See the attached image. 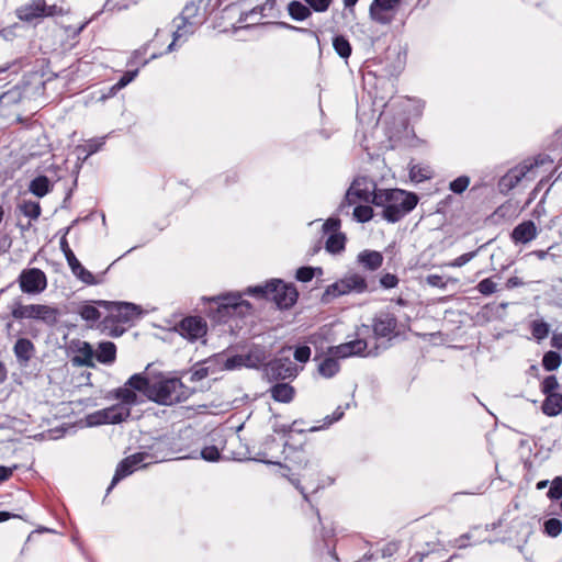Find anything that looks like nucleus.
<instances>
[{
  "mask_svg": "<svg viewBox=\"0 0 562 562\" xmlns=\"http://www.w3.org/2000/svg\"><path fill=\"white\" fill-rule=\"evenodd\" d=\"M278 24H279L280 26L284 27V29H288V30H292V31H296V32H301V33L307 34V35H310V36L314 37L318 44L321 43V40H319V36H318L317 32H315V31H313V30L304 29V27H299V26H294V25L288 24V23H285V22H279Z\"/></svg>",
  "mask_w": 562,
  "mask_h": 562,
  "instance_id": "56",
  "label": "nucleus"
},
{
  "mask_svg": "<svg viewBox=\"0 0 562 562\" xmlns=\"http://www.w3.org/2000/svg\"><path fill=\"white\" fill-rule=\"evenodd\" d=\"M483 247H484V245L480 246L476 250L465 252V254L457 257L453 261L448 262L446 266L451 267V268L463 267L469 261H471Z\"/></svg>",
  "mask_w": 562,
  "mask_h": 562,
  "instance_id": "44",
  "label": "nucleus"
},
{
  "mask_svg": "<svg viewBox=\"0 0 562 562\" xmlns=\"http://www.w3.org/2000/svg\"><path fill=\"white\" fill-rule=\"evenodd\" d=\"M360 202L356 196V187H349L347 190L344 200L340 202L338 206V212L340 214H349V207L356 203Z\"/></svg>",
  "mask_w": 562,
  "mask_h": 562,
  "instance_id": "39",
  "label": "nucleus"
},
{
  "mask_svg": "<svg viewBox=\"0 0 562 562\" xmlns=\"http://www.w3.org/2000/svg\"><path fill=\"white\" fill-rule=\"evenodd\" d=\"M338 359L339 358L333 357L331 355L324 358L317 366L318 373L325 379L335 376L340 370Z\"/></svg>",
  "mask_w": 562,
  "mask_h": 562,
  "instance_id": "24",
  "label": "nucleus"
},
{
  "mask_svg": "<svg viewBox=\"0 0 562 562\" xmlns=\"http://www.w3.org/2000/svg\"><path fill=\"white\" fill-rule=\"evenodd\" d=\"M273 285L274 282L272 279L268 281L266 284L249 286L246 293L256 297L269 300L270 293L276 291V288Z\"/></svg>",
  "mask_w": 562,
  "mask_h": 562,
  "instance_id": "35",
  "label": "nucleus"
},
{
  "mask_svg": "<svg viewBox=\"0 0 562 562\" xmlns=\"http://www.w3.org/2000/svg\"><path fill=\"white\" fill-rule=\"evenodd\" d=\"M270 396L279 403H290L295 395V389L289 383L277 382L269 389Z\"/></svg>",
  "mask_w": 562,
  "mask_h": 562,
  "instance_id": "21",
  "label": "nucleus"
},
{
  "mask_svg": "<svg viewBox=\"0 0 562 562\" xmlns=\"http://www.w3.org/2000/svg\"><path fill=\"white\" fill-rule=\"evenodd\" d=\"M265 9H266V5H259V7H256V8L251 9L250 11L246 12L245 13V21L250 19V18H252L254 15L262 16Z\"/></svg>",
  "mask_w": 562,
  "mask_h": 562,
  "instance_id": "61",
  "label": "nucleus"
},
{
  "mask_svg": "<svg viewBox=\"0 0 562 562\" xmlns=\"http://www.w3.org/2000/svg\"><path fill=\"white\" fill-rule=\"evenodd\" d=\"M344 414H345V409L341 406H338L335 409V412L333 413V415H330V416L328 415L325 417L323 426H313L310 428V431H317L319 429L330 426L333 423L341 419Z\"/></svg>",
  "mask_w": 562,
  "mask_h": 562,
  "instance_id": "46",
  "label": "nucleus"
},
{
  "mask_svg": "<svg viewBox=\"0 0 562 562\" xmlns=\"http://www.w3.org/2000/svg\"><path fill=\"white\" fill-rule=\"evenodd\" d=\"M359 223H367L373 217V209L369 205H357L352 212Z\"/></svg>",
  "mask_w": 562,
  "mask_h": 562,
  "instance_id": "42",
  "label": "nucleus"
},
{
  "mask_svg": "<svg viewBox=\"0 0 562 562\" xmlns=\"http://www.w3.org/2000/svg\"><path fill=\"white\" fill-rule=\"evenodd\" d=\"M40 304H19L12 310V316L15 319L31 318L37 319Z\"/></svg>",
  "mask_w": 562,
  "mask_h": 562,
  "instance_id": "30",
  "label": "nucleus"
},
{
  "mask_svg": "<svg viewBox=\"0 0 562 562\" xmlns=\"http://www.w3.org/2000/svg\"><path fill=\"white\" fill-rule=\"evenodd\" d=\"M251 357L249 355H235L226 359L224 368L227 370H234L241 367H251Z\"/></svg>",
  "mask_w": 562,
  "mask_h": 562,
  "instance_id": "38",
  "label": "nucleus"
},
{
  "mask_svg": "<svg viewBox=\"0 0 562 562\" xmlns=\"http://www.w3.org/2000/svg\"><path fill=\"white\" fill-rule=\"evenodd\" d=\"M13 352L19 364L26 366L35 353V346L27 338H19L13 346Z\"/></svg>",
  "mask_w": 562,
  "mask_h": 562,
  "instance_id": "18",
  "label": "nucleus"
},
{
  "mask_svg": "<svg viewBox=\"0 0 562 562\" xmlns=\"http://www.w3.org/2000/svg\"><path fill=\"white\" fill-rule=\"evenodd\" d=\"M220 307L227 315H244L249 313L251 305L247 301H243L240 295H227L222 299Z\"/></svg>",
  "mask_w": 562,
  "mask_h": 562,
  "instance_id": "16",
  "label": "nucleus"
},
{
  "mask_svg": "<svg viewBox=\"0 0 562 562\" xmlns=\"http://www.w3.org/2000/svg\"><path fill=\"white\" fill-rule=\"evenodd\" d=\"M199 11L200 7L194 2L188 3L183 8L180 16L175 20V22L179 21V23H177V29L172 33L173 40L167 48L168 52H172L177 42L180 40L186 41L187 37L194 32L195 27L200 23L196 19Z\"/></svg>",
  "mask_w": 562,
  "mask_h": 562,
  "instance_id": "6",
  "label": "nucleus"
},
{
  "mask_svg": "<svg viewBox=\"0 0 562 562\" xmlns=\"http://www.w3.org/2000/svg\"><path fill=\"white\" fill-rule=\"evenodd\" d=\"M340 228V220L330 217L326 220V222L323 225V229L325 233H333L338 234L337 231Z\"/></svg>",
  "mask_w": 562,
  "mask_h": 562,
  "instance_id": "59",
  "label": "nucleus"
},
{
  "mask_svg": "<svg viewBox=\"0 0 562 562\" xmlns=\"http://www.w3.org/2000/svg\"><path fill=\"white\" fill-rule=\"evenodd\" d=\"M21 291L27 294H37L47 286L45 273L37 268L25 269L19 277Z\"/></svg>",
  "mask_w": 562,
  "mask_h": 562,
  "instance_id": "9",
  "label": "nucleus"
},
{
  "mask_svg": "<svg viewBox=\"0 0 562 562\" xmlns=\"http://www.w3.org/2000/svg\"><path fill=\"white\" fill-rule=\"evenodd\" d=\"M551 346L557 349H562V333L554 334L551 338Z\"/></svg>",
  "mask_w": 562,
  "mask_h": 562,
  "instance_id": "64",
  "label": "nucleus"
},
{
  "mask_svg": "<svg viewBox=\"0 0 562 562\" xmlns=\"http://www.w3.org/2000/svg\"><path fill=\"white\" fill-rule=\"evenodd\" d=\"M19 210L31 220H37L42 212L40 203L35 201H23L19 204Z\"/></svg>",
  "mask_w": 562,
  "mask_h": 562,
  "instance_id": "37",
  "label": "nucleus"
},
{
  "mask_svg": "<svg viewBox=\"0 0 562 562\" xmlns=\"http://www.w3.org/2000/svg\"><path fill=\"white\" fill-rule=\"evenodd\" d=\"M273 282L276 291L270 293L269 301L274 302L280 310H286L293 306L299 296L294 284L284 283L280 279H273Z\"/></svg>",
  "mask_w": 562,
  "mask_h": 562,
  "instance_id": "10",
  "label": "nucleus"
},
{
  "mask_svg": "<svg viewBox=\"0 0 562 562\" xmlns=\"http://www.w3.org/2000/svg\"><path fill=\"white\" fill-rule=\"evenodd\" d=\"M288 13L294 21H304L312 15V9L306 3L292 0L288 3Z\"/></svg>",
  "mask_w": 562,
  "mask_h": 562,
  "instance_id": "25",
  "label": "nucleus"
},
{
  "mask_svg": "<svg viewBox=\"0 0 562 562\" xmlns=\"http://www.w3.org/2000/svg\"><path fill=\"white\" fill-rule=\"evenodd\" d=\"M368 342L364 339H355L348 342L340 344L338 346H331L328 348V355L340 359L349 357H366L372 355L371 351L366 352Z\"/></svg>",
  "mask_w": 562,
  "mask_h": 562,
  "instance_id": "12",
  "label": "nucleus"
},
{
  "mask_svg": "<svg viewBox=\"0 0 562 562\" xmlns=\"http://www.w3.org/2000/svg\"><path fill=\"white\" fill-rule=\"evenodd\" d=\"M553 160L548 155H539L532 159H526L516 167L509 169L499 180L502 190L509 191L514 189L522 179L533 180L536 170L544 164H552Z\"/></svg>",
  "mask_w": 562,
  "mask_h": 562,
  "instance_id": "4",
  "label": "nucleus"
},
{
  "mask_svg": "<svg viewBox=\"0 0 562 562\" xmlns=\"http://www.w3.org/2000/svg\"><path fill=\"white\" fill-rule=\"evenodd\" d=\"M60 250L65 255V258L67 260L68 266L71 263H75L78 261L77 257L75 256L74 251L70 249L68 241L65 236L60 238L59 241Z\"/></svg>",
  "mask_w": 562,
  "mask_h": 562,
  "instance_id": "52",
  "label": "nucleus"
},
{
  "mask_svg": "<svg viewBox=\"0 0 562 562\" xmlns=\"http://www.w3.org/2000/svg\"><path fill=\"white\" fill-rule=\"evenodd\" d=\"M105 138V136H102L87 140V143L82 146L83 150L87 153V157L99 151L104 146Z\"/></svg>",
  "mask_w": 562,
  "mask_h": 562,
  "instance_id": "43",
  "label": "nucleus"
},
{
  "mask_svg": "<svg viewBox=\"0 0 562 562\" xmlns=\"http://www.w3.org/2000/svg\"><path fill=\"white\" fill-rule=\"evenodd\" d=\"M125 459L128 461V463H132L135 470L145 468L148 464H151L157 461L151 453L146 451L136 452L132 456L126 457Z\"/></svg>",
  "mask_w": 562,
  "mask_h": 562,
  "instance_id": "32",
  "label": "nucleus"
},
{
  "mask_svg": "<svg viewBox=\"0 0 562 562\" xmlns=\"http://www.w3.org/2000/svg\"><path fill=\"white\" fill-rule=\"evenodd\" d=\"M476 289L482 295H491L496 292L497 284L491 278H486L477 283Z\"/></svg>",
  "mask_w": 562,
  "mask_h": 562,
  "instance_id": "48",
  "label": "nucleus"
},
{
  "mask_svg": "<svg viewBox=\"0 0 562 562\" xmlns=\"http://www.w3.org/2000/svg\"><path fill=\"white\" fill-rule=\"evenodd\" d=\"M547 496L550 501H558L562 498V476H555L551 481Z\"/></svg>",
  "mask_w": 562,
  "mask_h": 562,
  "instance_id": "45",
  "label": "nucleus"
},
{
  "mask_svg": "<svg viewBox=\"0 0 562 562\" xmlns=\"http://www.w3.org/2000/svg\"><path fill=\"white\" fill-rule=\"evenodd\" d=\"M531 334L538 340L541 341L548 337L550 331V326L548 323L543 321H533L531 323Z\"/></svg>",
  "mask_w": 562,
  "mask_h": 562,
  "instance_id": "40",
  "label": "nucleus"
},
{
  "mask_svg": "<svg viewBox=\"0 0 562 562\" xmlns=\"http://www.w3.org/2000/svg\"><path fill=\"white\" fill-rule=\"evenodd\" d=\"M78 314L81 316L82 319L86 322H97L101 317L100 311L97 308L95 305L90 303H85L78 307Z\"/></svg>",
  "mask_w": 562,
  "mask_h": 562,
  "instance_id": "36",
  "label": "nucleus"
},
{
  "mask_svg": "<svg viewBox=\"0 0 562 562\" xmlns=\"http://www.w3.org/2000/svg\"><path fill=\"white\" fill-rule=\"evenodd\" d=\"M59 316L60 313L58 308L40 304L37 321H41L45 325L53 327L58 323Z\"/></svg>",
  "mask_w": 562,
  "mask_h": 562,
  "instance_id": "28",
  "label": "nucleus"
},
{
  "mask_svg": "<svg viewBox=\"0 0 562 562\" xmlns=\"http://www.w3.org/2000/svg\"><path fill=\"white\" fill-rule=\"evenodd\" d=\"M138 69L128 70L126 71L120 80L113 86V89L120 90L124 87H126L130 82L134 80V78L137 76Z\"/></svg>",
  "mask_w": 562,
  "mask_h": 562,
  "instance_id": "54",
  "label": "nucleus"
},
{
  "mask_svg": "<svg viewBox=\"0 0 562 562\" xmlns=\"http://www.w3.org/2000/svg\"><path fill=\"white\" fill-rule=\"evenodd\" d=\"M299 368L289 358H279L270 361L265 367V375L270 382L295 379Z\"/></svg>",
  "mask_w": 562,
  "mask_h": 562,
  "instance_id": "8",
  "label": "nucleus"
},
{
  "mask_svg": "<svg viewBox=\"0 0 562 562\" xmlns=\"http://www.w3.org/2000/svg\"><path fill=\"white\" fill-rule=\"evenodd\" d=\"M178 330L182 337L194 341L206 334V323L201 317H186L180 322Z\"/></svg>",
  "mask_w": 562,
  "mask_h": 562,
  "instance_id": "13",
  "label": "nucleus"
},
{
  "mask_svg": "<svg viewBox=\"0 0 562 562\" xmlns=\"http://www.w3.org/2000/svg\"><path fill=\"white\" fill-rule=\"evenodd\" d=\"M136 392L160 405L184 402L192 393L178 378L135 373L125 382L124 386L115 390V397L121 403L90 415V424H117L125 420L131 414L130 406L138 403Z\"/></svg>",
  "mask_w": 562,
  "mask_h": 562,
  "instance_id": "1",
  "label": "nucleus"
},
{
  "mask_svg": "<svg viewBox=\"0 0 562 562\" xmlns=\"http://www.w3.org/2000/svg\"><path fill=\"white\" fill-rule=\"evenodd\" d=\"M311 348L308 346H299L294 350V359L301 363H305L311 358Z\"/></svg>",
  "mask_w": 562,
  "mask_h": 562,
  "instance_id": "55",
  "label": "nucleus"
},
{
  "mask_svg": "<svg viewBox=\"0 0 562 562\" xmlns=\"http://www.w3.org/2000/svg\"><path fill=\"white\" fill-rule=\"evenodd\" d=\"M71 349L76 355L71 358V363L75 367H94V350L88 341L74 340Z\"/></svg>",
  "mask_w": 562,
  "mask_h": 562,
  "instance_id": "15",
  "label": "nucleus"
},
{
  "mask_svg": "<svg viewBox=\"0 0 562 562\" xmlns=\"http://www.w3.org/2000/svg\"><path fill=\"white\" fill-rule=\"evenodd\" d=\"M372 203L383 207L384 220L396 223L416 207L418 196L401 189H380L373 193Z\"/></svg>",
  "mask_w": 562,
  "mask_h": 562,
  "instance_id": "2",
  "label": "nucleus"
},
{
  "mask_svg": "<svg viewBox=\"0 0 562 562\" xmlns=\"http://www.w3.org/2000/svg\"><path fill=\"white\" fill-rule=\"evenodd\" d=\"M72 274L79 279L81 282L88 284V285H95L101 283V279H98L94 277L89 270H87L78 260L75 263H71L69 266Z\"/></svg>",
  "mask_w": 562,
  "mask_h": 562,
  "instance_id": "26",
  "label": "nucleus"
},
{
  "mask_svg": "<svg viewBox=\"0 0 562 562\" xmlns=\"http://www.w3.org/2000/svg\"><path fill=\"white\" fill-rule=\"evenodd\" d=\"M380 284L384 289H394L398 284V278L393 273H385L380 278Z\"/></svg>",
  "mask_w": 562,
  "mask_h": 562,
  "instance_id": "57",
  "label": "nucleus"
},
{
  "mask_svg": "<svg viewBox=\"0 0 562 562\" xmlns=\"http://www.w3.org/2000/svg\"><path fill=\"white\" fill-rule=\"evenodd\" d=\"M544 531L551 537H557L562 531V522L557 518H550L544 522Z\"/></svg>",
  "mask_w": 562,
  "mask_h": 562,
  "instance_id": "51",
  "label": "nucleus"
},
{
  "mask_svg": "<svg viewBox=\"0 0 562 562\" xmlns=\"http://www.w3.org/2000/svg\"><path fill=\"white\" fill-rule=\"evenodd\" d=\"M315 269L312 267H301L296 270V279L301 282H308L314 277Z\"/></svg>",
  "mask_w": 562,
  "mask_h": 562,
  "instance_id": "58",
  "label": "nucleus"
},
{
  "mask_svg": "<svg viewBox=\"0 0 562 562\" xmlns=\"http://www.w3.org/2000/svg\"><path fill=\"white\" fill-rule=\"evenodd\" d=\"M63 13V9L56 4L47 5L45 0H32L18 9V16L22 21L31 22L37 18L56 16Z\"/></svg>",
  "mask_w": 562,
  "mask_h": 562,
  "instance_id": "7",
  "label": "nucleus"
},
{
  "mask_svg": "<svg viewBox=\"0 0 562 562\" xmlns=\"http://www.w3.org/2000/svg\"><path fill=\"white\" fill-rule=\"evenodd\" d=\"M12 473L13 471L11 468L0 465V483L7 481L12 475Z\"/></svg>",
  "mask_w": 562,
  "mask_h": 562,
  "instance_id": "63",
  "label": "nucleus"
},
{
  "mask_svg": "<svg viewBox=\"0 0 562 562\" xmlns=\"http://www.w3.org/2000/svg\"><path fill=\"white\" fill-rule=\"evenodd\" d=\"M542 413L547 416L554 417L562 413V394H548L541 406Z\"/></svg>",
  "mask_w": 562,
  "mask_h": 562,
  "instance_id": "22",
  "label": "nucleus"
},
{
  "mask_svg": "<svg viewBox=\"0 0 562 562\" xmlns=\"http://www.w3.org/2000/svg\"><path fill=\"white\" fill-rule=\"evenodd\" d=\"M426 281L431 286L443 288L446 285V283L442 280V277L438 274H429L426 278Z\"/></svg>",
  "mask_w": 562,
  "mask_h": 562,
  "instance_id": "60",
  "label": "nucleus"
},
{
  "mask_svg": "<svg viewBox=\"0 0 562 562\" xmlns=\"http://www.w3.org/2000/svg\"><path fill=\"white\" fill-rule=\"evenodd\" d=\"M94 303L98 306L105 307L109 311V315L103 319V325L105 328L114 323L127 324L140 315L139 306L133 303L110 301H97Z\"/></svg>",
  "mask_w": 562,
  "mask_h": 562,
  "instance_id": "5",
  "label": "nucleus"
},
{
  "mask_svg": "<svg viewBox=\"0 0 562 562\" xmlns=\"http://www.w3.org/2000/svg\"><path fill=\"white\" fill-rule=\"evenodd\" d=\"M383 255L376 250H362L357 256V262L364 270L373 272L380 269L383 265Z\"/></svg>",
  "mask_w": 562,
  "mask_h": 562,
  "instance_id": "17",
  "label": "nucleus"
},
{
  "mask_svg": "<svg viewBox=\"0 0 562 562\" xmlns=\"http://www.w3.org/2000/svg\"><path fill=\"white\" fill-rule=\"evenodd\" d=\"M333 1L334 0H304V2L310 5L312 11L317 13L326 12L330 8Z\"/></svg>",
  "mask_w": 562,
  "mask_h": 562,
  "instance_id": "50",
  "label": "nucleus"
},
{
  "mask_svg": "<svg viewBox=\"0 0 562 562\" xmlns=\"http://www.w3.org/2000/svg\"><path fill=\"white\" fill-rule=\"evenodd\" d=\"M470 184V178L468 176H460L450 182L449 189L457 194L463 193Z\"/></svg>",
  "mask_w": 562,
  "mask_h": 562,
  "instance_id": "47",
  "label": "nucleus"
},
{
  "mask_svg": "<svg viewBox=\"0 0 562 562\" xmlns=\"http://www.w3.org/2000/svg\"><path fill=\"white\" fill-rule=\"evenodd\" d=\"M201 457L205 461L214 462L220 460L221 453L215 446H207L201 450Z\"/></svg>",
  "mask_w": 562,
  "mask_h": 562,
  "instance_id": "53",
  "label": "nucleus"
},
{
  "mask_svg": "<svg viewBox=\"0 0 562 562\" xmlns=\"http://www.w3.org/2000/svg\"><path fill=\"white\" fill-rule=\"evenodd\" d=\"M559 387V382L555 375H548L541 383V391L544 395L555 394V390Z\"/></svg>",
  "mask_w": 562,
  "mask_h": 562,
  "instance_id": "49",
  "label": "nucleus"
},
{
  "mask_svg": "<svg viewBox=\"0 0 562 562\" xmlns=\"http://www.w3.org/2000/svg\"><path fill=\"white\" fill-rule=\"evenodd\" d=\"M375 288L367 280L366 276L360 272H348L341 279L329 284L323 295L322 302L330 303L333 300L350 293L362 294L371 292Z\"/></svg>",
  "mask_w": 562,
  "mask_h": 562,
  "instance_id": "3",
  "label": "nucleus"
},
{
  "mask_svg": "<svg viewBox=\"0 0 562 562\" xmlns=\"http://www.w3.org/2000/svg\"><path fill=\"white\" fill-rule=\"evenodd\" d=\"M135 471V468L132 463H128L126 459H123L116 467L115 473L111 481L110 486L108 487V493L123 479L131 475Z\"/></svg>",
  "mask_w": 562,
  "mask_h": 562,
  "instance_id": "29",
  "label": "nucleus"
},
{
  "mask_svg": "<svg viewBox=\"0 0 562 562\" xmlns=\"http://www.w3.org/2000/svg\"><path fill=\"white\" fill-rule=\"evenodd\" d=\"M537 236V227L532 221H526L517 225L512 233L515 243L527 244Z\"/></svg>",
  "mask_w": 562,
  "mask_h": 562,
  "instance_id": "19",
  "label": "nucleus"
},
{
  "mask_svg": "<svg viewBox=\"0 0 562 562\" xmlns=\"http://www.w3.org/2000/svg\"><path fill=\"white\" fill-rule=\"evenodd\" d=\"M29 190L37 198H43L52 191V183L46 176H38L30 182Z\"/></svg>",
  "mask_w": 562,
  "mask_h": 562,
  "instance_id": "27",
  "label": "nucleus"
},
{
  "mask_svg": "<svg viewBox=\"0 0 562 562\" xmlns=\"http://www.w3.org/2000/svg\"><path fill=\"white\" fill-rule=\"evenodd\" d=\"M397 318L389 312H380L372 319V329L375 338L391 339L396 335Z\"/></svg>",
  "mask_w": 562,
  "mask_h": 562,
  "instance_id": "11",
  "label": "nucleus"
},
{
  "mask_svg": "<svg viewBox=\"0 0 562 562\" xmlns=\"http://www.w3.org/2000/svg\"><path fill=\"white\" fill-rule=\"evenodd\" d=\"M94 358L100 363H113L116 358V347L112 341L100 342L98 349L94 351Z\"/></svg>",
  "mask_w": 562,
  "mask_h": 562,
  "instance_id": "23",
  "label": "nucleus"
},
{
  "mask_svg": "<svg viewBox=\"0 0 562 562\" xmlns=\"http://www.w3.org/2000/svg\"><path fill=\"white\" fill-rule=\"evenodd\" d=\"M301 477L311 487L313 493L317 492L322 485L318 482V463L306 460L301 472Z\"/></svg>",
  "mask_w": 562,
  "mask_h": 562,
  "instance_id": "20",
  "label": "nucleus"
},
{
  "mask_svg": "<svg viewBox=\"0 0 562 562\" xmlns=\"http://www.w3.org/2000/svg\"><path fill=\"white\" fill-rule=\"evenodd\" d=\"M346 237L344 234H330L326 240L325 248L330 254H339L345 249Z\"/></svg>",
  "mask_w": 562,
  "mask_h": 562,
  "instance_id": "34",
  "label": "nucleus"
},
{
  "mask_svg": "<svg viewBox=\"0 0 562 562\" xmlns=\"http://www.w3.org/2000/svg\"><path fill=\"white\" fill-rule=\"evenodd\" d=\"M333 47L337 55L344 59L349 58L352 52L349 41L344 35H336L333 38Z\"/></svg>",
  "mask_w": 562,
  "mask_h": 562,
  "instance_id": "33",
  "label": "nucleus"
},
{
  "mask_svg": "<svg viewBox=\"0 0 562 562\" xmlns=\"http://www.w3.org/2000/svg\"><path fill=\"white\" fill-rule=\"evenodd\" d=\"M351 187H356V196L360 202H371L372 203V196L375 191H379L380 189H376L375 186H372V189H370L366 181L361 180H355L351 183Z\"/></svg>",
  "mask_w": 562,
  "mask_h": 562,
  "instance_id": "31",
  "label": "nucleus"
},
{
  "mask_svg": "<svg viewBox=\"0 0 562 562\" xmlns=\"http://www.w3.org/2000/svg\"><path fill=\"white\" fill-rule=\"evenodd\" d=\"M400 0H373L370 5V16L380 24H389L393 20L391 12L398 5Z\"/></svg>",
  "mask_w": 562,
  "mask_h": 562,
  "instance_id": "14",
  "label": "nucleus"
},
{
  "mask_svg": "<svg viewBox=\"0 0 562 562\" xmlns=\"http://www.w3.org/2000/svg\"><path fill=\"white\" fill-rule=\"evenodd\" d=\"M561 361L562 359L558 352L548 351L542 358V366L547 371H554L560 367Z\"/></svg>",
  "mask_w": 562,
  "mask_h": 562,
  "instance_id": "41",
  "label": "nucleus"
},
{
  "mask_svg": "<svg viewBox=\"0 0 562 562\" xmlns=\"http://www.w3.org/2000/svg\"><path fill=\"white\" fill-rule=\"evenodd\" d=\"M524 285V282L520 278L518 277H510L507 282H506V288L507 289H514V288H517V286H521Z\"/></svg>",
  "mask_w": 562,
  "mask_h": 562,
  "instance_id": "62",
  "label": "nucleus"
}]
</instances>
